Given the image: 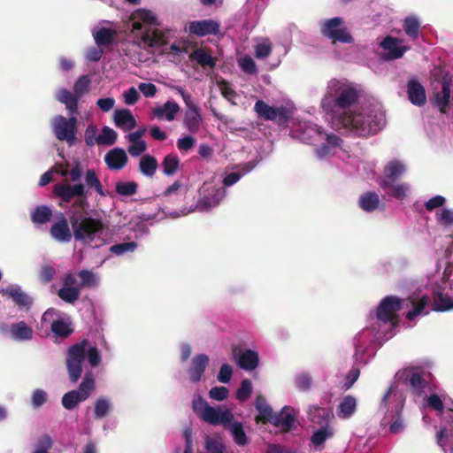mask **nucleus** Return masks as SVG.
I'll return each instance as SVG.
<instances>
[{
  "label": "nucleus",
  "mask_w": 453,
  "mask_h": 453,
  "mask_svg": "<svg viewBox=\"0 0 453 453\" xmlns=\"http://www.w3.org/2000/svg\"><path fill=\"white\" fill-rule=\"evenodd\" d=\"M114 123L117 127L123 131H130L136 127V120L128 109H121L115 111Z\"/></svg>",
  "instance_id": "b1692460"
},
{
  "label": "nucleus",
  "mask_w": 453,
  "mask_h": 453,
  "mask_svg": "<svg viewBox=\"0 0 453 453\" xmlns=\"http://www.w3.org/2000/svg\"><path fill=\"white\" fill-rule=\"evenodd\" d=\"M450 88L451 85H449V82H444L441 90H438V88L435 86L433 87L430 102L432 105L437 108L442 114H445L448 111L450 99Z\"/></svg>",
  "instance_id": "dca6fc26"
},
{
  "label": "nucleus",
  "mask_w": 453,
  "mask_h": 453,
  "mask_svg": "<svg viewBox=\"0 0 453 453\" xmlns=\"http://www.w3.org/2000/svg\"><path fill=\"white\" fill-rule=\"evenodd\" d=\"M77 118L74 116L66 119L58 115L53 121V132L59 141H65L69 145H73L76 140Z\"/></svg>",
  "instance_id": "9d476101"
},
{
  "label": "nucleus",
  "mask_w": 453,
  "mask_h": 453,
  "mask_svg": "<svg viewBox=\"0 0 453 453\" xmlns=\"http://www.w3.org/2000/svg\"><path fill=\"white\" fill-rule=\"evenodd\" d=\"M57 99L65 105L70 113H78V102L80 98L66 88L58 91Z\"/></svg>",
  "instance_id": "cd10ccee"
},
{
  "label": "nucleus",
  "mask_w": 453,
  "mask_h": 453,
  "mask_svg": "<svg viewBox=\"0 0 453 453\" xmlns=\"http://www.w3.org/2000/svg\"><path fill=\"white\" fill-rule=\"evenodd\" d=\"M233 369L227 364H223L220 366L219 372L218 374V380L221 383H228L232 378Z\"/></svg>",
  "instance_id": "0e129e2a"
},
{
  "label": "nucleus",
  "mask_w": 453,
  "mask_h": 453,
  "mask_svg": "<svg viewBox=\"0 0 453 453\" xmlns=\"http://www.w3.org/2000/svg\"><path fill=\"white\" fill-rule=\"evenodd\" d=\"M138 183L132 181H118L115 184V191L122 196H131L137 193Z\"/></svg>",
  "instance_id": "a19ab883"
},
{
  "label": "nucleus",
  "mask_w": 453,
  "mask_h": 453,
  "mask_svg": "<svg viewBox=\"0 0 453 453\" xmlns=\"http://www.w3.org/2000/svg\"><path fill=\"white\" fill-rule=\"evenodd\" d=\"M229 394L226 387H214L209 392V396L217 401H223L227 398Z\"/></svg>",
  "instance_id": "680f3d73"
},
{
  "label": "nucleus",
  "mask_w": 453,
  "mask_h": 453,
  "mask_svg": "<svg viewBox=\"0 0 453 453\" xmlns=\"http://www.w3.org/2000/svg\"><path fill=\"white\" fill-rule=\"evenodd\" d=\"M209 357L205 354H197L192 358L188 371L191 382L197 383L202 380V376L209 365Z\"/></svg>",
  "instance_id": "a211bd4d"
},
{
  "label": "nucleus",
  "mask_w": 453,
  "mask_h": 453,
  "mask_svg": "<svg viewBox=\"0 0 453 453\" xmlns=\"http://www.w3.org/2000/svg\"><path fill=\"white\" fill-rule=\"evenodd\" d=\"M380 46L388 50L391 59H397L403 56L404 52L408 50L405 46L399 45V40L391 36H387L380 42Z\"/></svg>",
  "instance_id": "a878e982"
},
{
  "label": "nucleus",
  "mask_w": 453,
  "mask_h": 453,
  "mask_svg": "<svg viewBox=\"0 0 453 453\" xmlns=\"http://www.w3.org/2000/svg\"><path fill=\"white\" fill-rule=\"evenodd\" d=\"M90 80L88 75L81 76L74 83L73 93L81 98L86 92L88 91Z\"/></svg>",
  "instance_id": "3c124183"
},
{
  "label": "nucleus",
  "mask_w": 453,
  "mask_h": 453,
  "mask_svg": "<svg viewBox=\"0 0 453 453\" xmlns=\"http://www.w3.org/2000/svg\"><path fill=\"white\" fill-rule=\"evenodd\" d=\"M253 391L252 383L249 379H244L241 382V386L236 391V398L240 402L247 401Z\"/></svg>",
  "instance_id": "de8ad7c7"
},
{
  "label": "nucleus",
  "mask_w": 453,
  "mask_h": 453,
  "mask_svg": "<svg viewBox=\"0 0 453 453\" xmlns=\"http://www.w3.org/2000/svg\"><path fill=\"white\" fill-rule=\"evenodd\" d=\"M78 275L81 280V283L78 285V287L81 288V290L83 288H91L96 285V278L92 272L84 269L80 271Z\"/></svg>",
  "instance_id": "4d7b16f0"
},
{
  "label": "nucleus",
  "mask_w": 453,
  "mask_h": 453,
  "mask_svg": "<svg viewBox=\"0 0 453 453\" xmlns=\"http://www.w3.org/2000/svg\"><path fill=\"white\" fill-rule=\"evenodd\" d=\"M320 34L325 38L329 39L333 44L337 42H354L352 35L345 26L343 19L341 17H334L323 20L320 23Z\"/></svg>",
  "instance_id": "39448f33"
},
{
  "label": "nucleus",
  "mask_w": 453,
  "mask_h": 453,
  "mask_svg": "<svg viewBox=\"0 0 453 453\" xmlns=\"http://www.w3.org/2000/svg\"><path fill=\"white\" fill-rule=\"evenodd\" d=\"M50 233L53 239L61 242H69L73 234L69 227L68 220L63 213H59L58 220L51 226Z\"/></svg>",
  "instance_id": "f3484780"
},
{
  "label": "nucleus",
  "mask_w": 453,
  "mask_h": 453,
  "mask_svg": "<svg viewBox=\"0 0 453 453\" xmlns=\"http://www.w3.org/2000/svg\"><path fill=\"white\" fill-rule=\"evenodd\" d=\"M203 196L197 201L196 208L200 211H207L219 204L226 196L224 188L210 187L203 188Z\"/></svg>",
  "instance_id": "ddd939ff"
},
{
  "label": "nucleus",
  "mask_w": 453,
  "mask_h": 453,
  "mask_svg": "<svg viewBox=\"0 0 453 453\" xmlns=\"http://www.w3.org/2000/svg\"><path fill=\"white\" fill-rule=\"evenodd\" d=\"M81 288L75 286L73 288L63 287L58 291V297L67 303H73L81 296Z\"/></svg>",
  "instance_id": "ea45409f"
},
{
  "label": "nucleus",
  "mask_w": 453,
  "mask_h": 453,
  "mask_svg": "<svg viewBox=\"0 0 453 453\" xmlns=\"http://www.w3.org/2000/svg\"><path fill=\"white\" fill-rule=\"evenodd\" d=\"M239 66L247 74L252 75L257 73L255 61L249 56H246L239 60Z\"/></svg>",
  "instance_id": "bf43d9fd"
},
{
  "label": "nucleus",
  "mask_w": 453,
  "mask_h": 453,
  "mask_svg": "<svg viewBox=\"0 0 453 453\" xmlns=\"http://www.w3.org/2000/svg\"><path fill=\"white\" fill-rule=\"evenodd\" d=\"M173 88L180 95L188 109L184 118L185 127L190 133H197L203 120L199 106L183 88L175 86Z\"/></svg>",
  "instance_id": "0eeeda50"
},
{
  "label": "nucleus",
  "mask_w": 453,
  "mask_h": 453,
  "mask_svg": "<svg viewBox=\"0 0 453 453\" xmlns=\"http://www.w3.org/2000/svg\"><path fill=\"white\" fill-rule=\"evenodd\" d=\"M438 222L444 226H453V211L442 209L437 218Z\"/></svg>",
  "instance_id": "e2e57ef3"
},
{
  "label": "nucleus",
  "mask_w": 453,
  "mask_h": 453,
  "mask_svg": "<svg viewBox=\"0 0 453 453\" xmlns=\"http://www.w3.org/2000/svg\"><path fill=\"white\" fill-rule=\"evenodd\" d=\"M443 280H447L450 293L437 291L434 293V311H445L453 308V266L449 264L443 272Z\"/></svg>",
  "instance_id": "9b49d317"
},
{
  "label": "nucleus",
  "mask_w": 453,
  "mask_h": 453,
  "mask_svg": "<svg viewBox=\"0 0 453 453\" xmlns=\"http://www.w3.org/2000/svg\"><path fill=\"white\" fill-rule=\"evenodd\" d=\"M295 383L300 391H308L311 388L312 378L309 373L303 372L296 377Z\"/></svg>",
  "instance_id": "6e6d98bb"
},
{
  "label": "nucleus",
  "mask_w": 453,
  "mask_h": 453,
  "mask_svg": "<svg viewBox=\"0 0 453 453\" xmlns=\"http://www.w3.org/2000/svg\"><path fill=\"white\" fill-rule=\"evenodd\" d=\"M257 411L259 414L255 418L257 423L272 424L273 418L275 413H273V411L269 404Z\"/></svg>",
  "instance_id": "052dcab7"
},
{
  "label": "nucleus",
  "mask_w": 453,
  "mask_h": 453,
  "mask_svg": "<svg viewBox=\"0 0 453 453\" xmlns=\"http://www.w3.org/2000/svg\"><path fill=\"white\" fill-rule=\"evenodd\" d=\"M47 400V394L42 389H35L32 395V404L35 408L41 407Z\"/></svg>",
  "instance_id": "338daca9"
},
{
  "label": "nucleus",
  "mask_w": 453,
  "mask_h": 453,
  "mask_svg": "<svg viewBox=\"0 0 453 453\" xmlns=\"http://www.w3.org/2000/svg\"><path fill=\"white\" fill-rule=\"evenodd\" d=\"M420 24L417 18L409 16L403 20V30L411 39H417L418 36Z\"/></svg>",
  "instance_id": "37998d69"
},
{
  "label": "nucleus",
  "mask_w": 453,
  "mask_h": 453,
  "mask_svg": "<svg viewBox=\"0 0 453 453\" xmlns=\"http://www.w3.org/2000/svg\"><path fill=\"white\" fill-rule=\"evenodd\" d=\"M292 411L290 407L284 406L280 412L274 414L272 425L280 427L283 432L292 430L296 423V417Z\"/></svg>",
  "instance_id": "aec40b11"
},
{
  "label": "nucleus",
  "mask_w": 453,
  "mask_h": 453,
  "mask_svg": "<svg viewBox=\"0 0 453 453\" xmlns=\"http://www.w3.org/2000/svg\"><path fill=\"white\" fill-rule=\"evenodd\" d=\"M88 345V341L84 339L67 349L65 365L72 383H76L81 379L83 372L82 364L86 357L93 367L98 366L101 363L99 349L96 346Z\"/></svg>",
  "instance_id": "f03ea898"
},
{
  "label": "nucleus",
  "mask_w": 453,
  "mask_h": 453,
  "mask_svg": "<svg viewBox=\"0 0 453 453\" xmlns=\"http://www.w3.org/2000/svg\"><path fill=\"white\" fill-rule=\"evenodd\" d=\"M403 300L388 296L383 298L376 311L377 319L383 323H390L393 326L398 324V317L396 312L402 309Z\"/></svg>",
  "instance_id": "1a4fd4ad"
},
{
  "label": "nucleus",
  "mask_w": 453,
  "mask_h": 453,
  "mask_svg": "<svg viewBox=\"0 0 453 453\" xmlns=\"http://www.w3.org/2000/svg\"><path fill=\"white\" fill-rule=\"evenodd\" d=\"M232 355L237 365L245 371L255 370L259 364L258 353L252 349L243 350L238 345L232 347Z\"/></svg>",
  "instance_id": "f8f14e48"
},
{
  "label": "nucleus",
  "mask_w": 453,
  "mask_h": 453,
  "mask_svg": "<svg viewBox=\"0 0 453 453\" xmlns=\"http://www.w3.org/2000/svg\"><path fill=\"white\" fill-rule=\"evenodd\" d=\"M254 111L258 118L273 121L279 125L287 124L292 117V111L288 108L270 106L263 100L256 102Z\"/></svg>",
  "instance_id": "6e6552de"
},
{
  "label": "nucleus",
  "mask_w": 453,
  "mask_h": 453,
  "mask_svg": "<svg viewBox=\"0 0 453 453\" xmlns=\"http://www.w3.org/2000/svg\"><path fill=\"white\" fill-rule=\"evenodd\" d=\"M180 164V160L176 154H167L162 160L163 173L166 176H173L177 173Z\"/></svg>",
  "instance_id": "c9c22d12"
},
{
  "label": "nucleus",
  "mask_w": 453,
  "mask_h": 453,
  "mask_svg": "<svg viewBox=\"0 0 453 453\" xmlns=\"http://www.w3.org/2000/svg\"><path fill=\"white\" fill-rule=\"evenodd\" d=\"M359 96L354 83L332 79L327 83L321 107L326 114L331 115L332 125L336 129L350 130L358 136L367 137L378 133L385 119L381 113L375 111H347V108L357 103Z\"/></svg>",
  "instance_id": "f257e3e1"
},
{
  "label": "nucleus",
  "mask_w": 453,
  "mask_h": 453,
  "mask_svg": "<svg viewBox=\"0 0 453 453\" xmlns=\"http://www.w3.org/2000/svg\"><path fill=\"white\" fill-rule=\"evenodd\" d=\"M104 162L110 170L119 171L127 165L128 157L124 149L114 148L105 154Z\"/></svg>",
  "instance_id": "6ab92c4d"
},
{
  "label": "nucleus",
  "mask_w": 453,
  "mask_h": 453,
  "mask_svg": "<svg viewBox=\"0 0 453 453\" xmlns=\"http://www.w3.org/2000/svg\"><path fill=\"white\" fill-rule=\"evenodd\" d=\"M52 217V211L47 205L36 206L31 212V219L35 224H46Z\"/></svg>",
  "instance_id": "4c0bfd02"
},
{
  "label": "nucleus",
  "mask_w": 453,
  "mask_h": 453,
  "mask_svg": "<svg viewBox=\"0 0 453 453\" xmlns=\"http://www.w3.org/2000/svg\"><path fill=\"white\" fill-rule=\"evenodd\" d=\"M225 427L231 432L234 441L238 446H245L248 444V438L241 422H233L232 420L229 424H227V426H225Z\"/></svg>",
  "instance_id": "2f4dec72"
},
{
  "label": "nucleus",
  "mask_w": 453,
  "mask_h": 453,
  "mask_svg": "<svg viewBox=\"0 0 453 453\" xmlns=\"http://www.w3.org/2000/svg\"><path fill=\"white\" fill-rule=\"evenodd\" d=\"M180 111V106L177 103L167 101L163 106L156 107L153 109V114L158 119H162L164 116L168 121L174 119L175 115Z\"/></svg>",
  "instance_id": "c85d7f7f"
},
{
  "label": "nucleus",
  "mask_w": 453,
  "mask_h": 453,
  "mask_svg": "<svg viewBox=\"0 0 453 453\" xmlns=\"http://www.w3.org/2000/svg\"><path fill=\"white\" fill-rule=\"evenodd\" d=\"M431 75L434 81L441 83L443 86L444 82H449L451 85V77L449 72L442 65H436L431 70Z\"/></svg>",
  "instance_id": "49530a36"
},
{
  "label": "nucleus",
  "mask_w": 453,
  "mask_h": 453,
  "mask_svg": "<svg viewBox=\"0 0 453 453\" xmlns=\"http://www.w3.org/2000/svg\"><path fill=\"white\" fill-rule=\"evenodd\" d=\"M428 302H429V297H427V296H422L419 301L413 302L412 303V310H411L406 314V318L409 320H413L418 315L421 314L424 311Z\"/></svg>",
  "instance_id": "8fccbe9b"
},
{
  "label": "nucleus",
  "mask_w": 453,
  "mask_h": 453,
  "mask_svg": "<svg viewBox=\"0 0 453 453\" xmlns=\"http://www.w3.org/2000/svg\"><path fill=\"white\" fill-rule=\"evenodd\" d=\"M4 296H6L12 299L14 303L19 306V309L29 310L33 300L20 288L10 286L2 290Z\"/></svg>",
  "instance_id": "5701e85b"
},
{
  "label": "nucleus",
  "mask_w": 453,
  "mask_h": 453,
  "mask_svg": "<svg viewBox=\"0 0 453 453\" xmlns=\"http://www.w3.org/2000/svg\"><path fill=\"white\" fill-rule=\"evenodd\" d=\"M138 247L137 242H128L112 245L110 247V252L117 256H121L127 252H134Z\"/></svg>",
  "instance_id": "09e8293b"
},
{
  "label": "nucleus",
  "mask_w": 453,
  "mask_h": 453,
  "mask_svg": "<svg viewBox=\"0 0 453 453\" xmlns=\"http://www.w3.org/2000/svg\"><path fill=\"white\" fill-rule=\"evenodd\" d=\"M406 380L411 388L418 394H420L427 385L426 380L422 377L421 373L413 369L406 371Z\"/></svg>",
  "instance_id": "f704fd0d"
},
{
  "label": "nucleus",
  "mask_w": 453,
  "mask_h": 453,
  "mask_svg": "<svg viewBox=\"0 0 453 453\" xmlns=\"http://www.w3.org/2000/svg\"><path fill=\"white\" fill-rule=\"evenodd\" d=\"M116 32L111 28L101 27L93 33L94 40L98 47L112 44Z\"/></svg>",
  "instance_id": "473e14b6"
},
{
  "label": "nucleus",
  "mask_w": 453,
  "mask_h": 453,
  "mask_svg": "<svg viewBox=\"0 0 453 453\" xmlns=\"http://www.w3.org/2000/svg\"><path fill=\"white\" fill-rule=\"evenodd\" d=\"M53 194L61 201L59 203H70L74 200L73 206L85 211L88 207V189L81 182L72 184L63 181L53 186Z\"/></svg>",
  "instance_id": "20e7f679"
},
{
  "label": "nucleus",
  "mask_w": 453,
  "mask_h": 453,
  "mask_svg": "<svg viewBox=\"0 0 453 453\" xmlns=\"http://www.w3.org/2000/svg\"><path fill=\"white\" fill-rule=\"evenodd\" d=\"M69 220L76 241L92 242L96 235L104 229L101 219L84 216L80 211H72Z\"/></svg>",
  "instance_id": "7ed1b4c3"
},
{
  "label": "nucleus",
  "mask_w": 453,
  "mask_h": 453,
  "mask_svg": "<svg viewBox=\"0 0 453 453\" xmlns=\"http://www.w3.org/2000/svg\"><path fill=\"white\" fill-rule=\"evenodd\" d=\"M201 418L211 425H223L225 426L234 419V416L228 409L222 411L220 408H214L209 405L202 412Z\"/></svg>",
  "instance_id": "4468645a"
},
{
  "label": "nucleus",
  "mask_w": 453,
  "mask_h": 453,
  "mask_svg": "<svg viewBox=\"0 0 453 453\" xmlns=\"http://www.w3.org/2000/svg\"><path fill=\"white\" fill-rule=\"evenodd\" d=\"M357 409V400L352 395H346L342 398L338 406L337 415L342 419L349 418Z\"/></svg>",
  "instance_id": "7c9ffc66"
},
{
  "label": "nucleus",
  "mask_w": 453,
  "mask_h": 453,
  "mask_svg": "<svg viewBox=\"0 0 453 453\" xmlns=\"http://www.w3.org/2000/svg\"><path fill=\"white\" fill-rule=\"evenodd\" d=\"M446 203V199L442 196H435L430 198L426 203L425 207L427 211H432L436 208L441 207Z\"/></svg>",
  "instance_id": "774afa93"
},
{
  "label": "nucleus",
  "mask_w": 453,
  "mask_h": 453,
  "mask_svg": "<svg viewBox=\"0 0 453 453\" xmlns=\"http://www.w3.org/2000/svg\"><path fill=\"white\" fill-rule=\"evenodd\" d=\"M191 60H196L203 69L207 67L213 69L216 66V60L204 49L198 48L189 55Z\"/></svg>",
  "instance_id": "c756f323"
},
{
  "label": "nucleus",
  "mask_w": 453,
  "mask_h": 453,
  "mask_svg": "<svg viewBox=\"0 0 453 453\" xmlns=\"http://www.w3.org/2000/svg\"><path fill=\"white\" fill-rule=\"evenodd\" d=\"M118 138V134L109 127H104L102 133L97 136V144L100 145H113Z\"/></svg>",
  "instance_id": "c03bdc74"
},
{
  "label": "nucleus",
  "mask_w": 453,
  "mask_h": 453,
  "mask_svg": "<svg viewBox=\"0 0 453 453\" xmlns=\"http://www.w3.org/2000/svg\"><path fill=\"white\" fill-rule=\"evenodd\" d=\"M10 336L17 342H26L33 338V329L25 321L12 323L10 326Z\"/></svg>",
  "instance_id": "393cba45"
},
{
  "label": "nucleus",
  "mask_w": 453,
  "mask_h": 453,
  "mask_svg": "<svg viewBox=\"0 0 453 453\" xmlns=\"http://www.w3.org/2000/svg\"><path fill=\"white\" fill-rule=\"evenodd\" d=\"M111 410V403L108 399L100 397L95 403V418L101 419L106 417Z\"/></svg>",
  "instance_id": "a18cd8bd"
},
{
  "label": "nucleus",
  "mask_w": 453,
  "mask_h": 453,
  "mask_svg": "<svg viewBox=\"0 0 453 453\" xmlns=\"http://www.w3.org/2000/svg\"><path fill=\"white\" fill-rule=\"evenodd\" d=\"M222 96L233 104H236L234 101L237 97L236 91L231 87L230 83L225 80L218 82Z\"/></svg>",
  "instance_id": "5fc2aeb1"
},
{
  "label": "nucleus",
  "mask_w": 453,
  "mask_h": 453,
  "mask_svg": "<svg viewBox=\"0 0 453 453\" xmlns=\"http://www.w3.org/2000/svg\"><path fill=\"white\" fill-rule=\"evenodd\" d=\"M272 53V45L269 42L259 43L255 48V56L257 58H267Z\"/></svg>",
  "instance_id": "69168bd1"
},
{
  "label": "nucleus",
  "mask_w": 453,
  "mask_h": 453,
  "mask_svg": "<svg viewBox=\"0 0 453 453\" xmlns=\"http://www.w3.org/2000/svg\"><path fill=\"white\" fill-rule=\"evenodd\" d=\"M157 168L158 163L155 157L150 154L142 156L139 161L138 169L143 176L152 179L155 176Z\"/></svg>",
  "instance_id": "bb28decb"
},
{
  "label": "nucleus",
  "mask_w": 453,
  "mask_h": 453,
  "mask_svg": "<svg viewBox=\"0 0 453 453\" xmlns=\"http://www.w3.org/2000/svg\"><path fill=\"white\" fill-rule=\"evenodd\" d=\"M142 40L149 47H160L166 43L165 35L157 29L153 31H146L142 35Z\"/></svg>",
  "instance_id": "e433bc0d"
},
{
  "label": "nucleus",
  "mask_w": 453,
  "mask_h": 453,
  "mask_svg": "<svg viewBox=\"0 0 453 453\" xmlns=\"http://www.w3.org/2000/svg\"><path fill=\"white\" fill-rule=\"evenodd\" d=\"M333 436V431L328 427H322L316 432L311 436V442L315 446H319L323 444L326 439Z\"/></svg>",
  "instance_id": "864d4df0"
},
{
  "label": "nucleus",
  "mask_w": 453,
  "mask_h": 453,
  "mask_svg": "<svg viewBox=\"0 0 453 453\" xmlns=\"http://www.w3.org/2000/svg\"><path fill=\"white\" fill-rule=\"evenodd\" d=\"M130 145L127 147V152L132 157L142 156L147 150V143L143 140H136L135 142H129Z\"/></svg>",
  "instance_id": "13d9d810"
},
{
  "label": "nucleus",
  "mask_w": 453,
  "mask_h": 453,
  "mask_svg": "<svg viewBox=\"0 0 453 453\" xmlns=\"http://www.w3.org/2000/svg\"><path fill=\"white\" fill-rule=\"evenodd\" d=\"M407 93L410 102L421 107L426 103V95L424 86L417 80L411 79L407 83Z\"/></svg>",
  "instance_id": "4be33fe9"
},
{
  "label": "nucleus",
  "mask_w": 453,
  "mask_h": 453,
  "mask_svg": "<svg viewBox=\"0 0 453 453\" xmlns=\"http://www.w3.org/2000/svg\"><path fill=\"white\" fill-rule=\"evenodd\" d=\"M95 388L96 382L92 372H86L77 390L64 394L61 399L63 407L69 411L75 409L80 403L86 401L91 395Z\"/></svg>",
  "instance_id": "423d86ee"
},
{
  "label": "nucleus",
  "mask_w": 453,
  "mask_h": 453,
  "mask_svg": "<svg viewBox=\"0 0 453 453\" xmlns=\"http://www.w3.org/2000/svg\"><path fill=\"white\" fill-rule=\"evenodd\" d=\"M358 203L363 211L371 212L378 208L380 197L375 192L368 191L359 197Z\"/></svg>",
  "instance_id": "72a5a7b5"
},
{
  "label": "nucleus",
  "mask_w": 453,
  "mask_h": 453,
  "mask_svg": "<svg viewBox=\"0 0 453 453\" xmlns=\"http://www.w3.org/2000/svg\"><path fill=\"white\" fill-rule=\"evenodd\" d=\"M220 25L213 19H202L191 21L188 25V32L199 37L216 35L219 33Z\"/></svg>",
  "instance_id": "2eb2a0df"
},
{
  "label": "nucleus",
  "mask_w": 453,
  "mask_h": 453,
  "mask_svg": "<svg viewBox=\"0 0 453 453\" xmlns=\"http://www.w3.org/2000/svg\"><path fill=\"white\" fill-rule=\"evenodd\" d=\"M85 182L88 188H93L101 196H105L101 181L93 169L87 170L85 173Z\"/></svg>",
  "instance_id": "79ce46f5"
},
{
  "label": "nucleus",
  "mask_w": 453,
  "mask_h": 453,
  "mask_svg": "<svg viewBox=\"0 0 453 453\" xmlns=\"http://www.w3.org/2000/svg\"><path fill=\"white\" fill-rule=\"evenodd\" d=\"M205 447L210 453H227L224 442L216 438L207 437Z\"/></svg>",
  "instance_id": "603ef678"
},
{
  "label": "nucleus",
  "mask_w": 453,
  "mask_h": 453,
  "mask_svg": "<svg viewBox=\"0 0 453 453\" xmlns=\"http://www.w3.org/2000/svg\"><path fill=\"white\" fill-rule=\"evenodd\" d=\"M50 330L56 336L61 338H67L73 332L71 324L63 319L54 320L50 325Z\"/></svg>",
  "instance_id": "58836bf2"
},
{
  "label": "nucleus",
  "mask_w": 453,
  "mask_h": 453,
  "mask_svg": "<svg viewBox=\"0 0 453 453\" xmlns=\"http://www.w3.org/2000/svg\"><path fill=\"white\" fill-rule=\"evenodd\" d=\"M405 172L404 165L398 160H392L385 166V179L380 183L381 188H386L398 180Z\"/></svg>",
  "instance_id": "412c9836"
}]
</instances>
